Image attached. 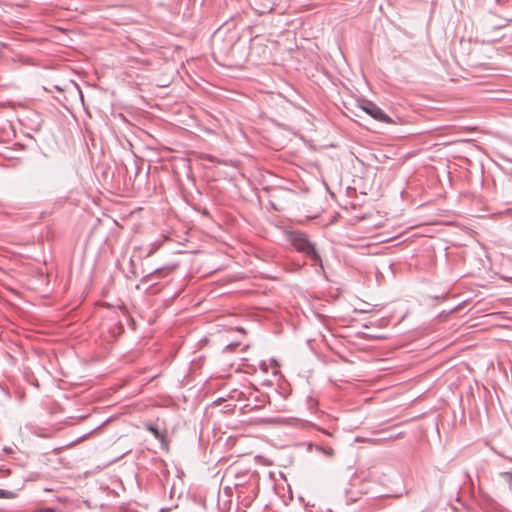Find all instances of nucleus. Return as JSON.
I'll return each mask as SVG.
<instances>
[{"label":"nucleus","instance_id":"nucleus-4","mask_svg":"<svg viewBox=\"0 0 512 512\" xmlns=\"http://www.w3.org/2000/svg\"><path fill=\"white\" fill-rule=\"evenodd\" d=\"M13 497V493L8 491V490H4V489H0V498H12Z\"/></svg>","mask_w":512,"mask_h":512},{"label":"nucleus","instance_id":"nucleus-5","mask_svg":"<svg viewBox=\"0 0 512 512\" xmlns=\"http://www.w3.org/2000/svg\"><path fill=\"white\" fill-rule=\"evenodd\" d=\"M147 429L151 431L156 437H158V430L154 428L153 426H148Z\"/></svg>","mask_w":512,"mask_h":512},{"label":"nucleus","instance_id":"nucleus-1","mask_svg":"<svg viewBox=\"0 0 512 512\" xmlns=\"http://www.w3.org/2000/svg\"><path fill=\"white\" fill-rule=\"evenodd\" d=\"M292 244L298 251L308 255L315 264H321V258L317 253L314 245L307 239L304 234H295L292 237Z\"/></svg>","mask_w":512,"mask_h":512},{"label":"nucleus","instance_id":"nucleus-6","mask_svg":"<svg viewBox=\"0 0 512 512\" xmlns=\"http://www.w3.org/2000/svg\"><path fill=\"white\" fill-rule=\"evenodd\" d=\"M34 512H55L53 509L51 508H42V509H39L37 511H34Z\"/></svg>","mask_w":512,"mask_h":512},{"label":"nucleus","instance_id":"nucleus-2","mask_svg":"<svg viewBox=\"0 0 512 512\" xmlns=\"http://www.w3.org/2000/svg\"><path fill=\"white\" fill-rule=\"evenodd\" d=\"M360 108L375 120L385 123H392L391 118L385 114L381 108L370 101L364 102L362 105H360Z\"/></svg>","mask_w":512,"mask_h":512},{"label":"nucleus","instance_id":"nucleus-3","mask_svg":"<svg viewBox=\"0 0 512 512\" xmlns=\"http://www.w3.org/2000/svg\"><path fill=\"white\" fill-rule=\"evenodd\" d=\"M500 476L505 481L508 489L512 492V473L510 472H503L500 474Z\"/></svg>","mask_w":512,"mask_h":512}]
</instances>
